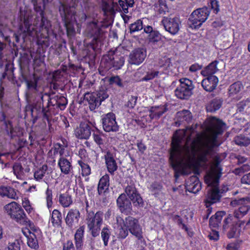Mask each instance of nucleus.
<instances>
[{
  "label": "nucleus",
  "instance_id": "nucleus-9",
  "mask_svg": "<svg viewBox=\"0 0 250 250\" xmlns=\"http://www.w3.org/2000/svg\"><path fill=\"white\" fill-rule=\"evenodd\" d=\"M179 81L180 84L175 90V95L179 99L187 100L192 94L193 82L187 78L181 79Z\"/></svg>",
  "mask_w": 250,
  "mask_h": 250
},
{
  "label": "nucleus",
  "instance_id": "nucleus-47",
  "mask_svg": "<svg viewBox=\"0 0 250 250\" xmlns=\"http://www.w3.org/2000/svg\"><path fill=\"white\" fill-rule=\"evenodd\" d=\"M0 122H3L5 125V130L8 131L10 126H13L12 122L10 120H6V116L3 111H0Z\"/></svg>",
  "mask_w": 250,
  "mask_h": 250
},
{
  "label": "nucleus",
  "instance_id": "nucleus-8",
  "mask_svg": "<svg viewBox=\"0 0 250 250\" xmlns=\"http://www.w3.org/2000/svg\"><path fill=\"white\" fill-rule=\"evenodd\" d=\"M126 182L127 185L125 187V192L132 201L133 206L137 208H143L144 206V201L137 191L134 182L130 179L126 180Z\"/></svg>",
  "mask_w": 250,
  "mask_h": 250
},
{
  "label": "nucleus",
  "instance_id": "nucleus-13",
  "mask_svg": "<svg viewBox=\"0 0 250 250\" xmlns=\"http://www.w3.org/2000/svg\"><path fill=\"white\" fill-rule=\"evenodd\" d=\"M146 51L144 48L139 47L133 50L129 55L128 62L131 64L139 65L145 60Z\"/></svg>",
  "mask_w": 250,
  "mask_h": 250
},
{
  "label": "nucleus",
  "instance_id": "nucleus-45",
  "mask_svg": "<svg viewBox=\"0 0 250 250\" xmlns=\"http://www.w3.org/2000/svg\"><path fill=\"white\" fill-rule=\"evenodd\" d=\"M104 136V134L102 132H101L99 130L97 129L96 132H94L93 133V137L95 143L99 145L100 146L101 145H104V140L102 136Z\"/></svg>",
  "mask_w": 250,
  "mask_h": 250
},
{
  "label": "nucleus",
  "instance_id": "nucleus-36",
  "mask_svg": "<svg viewBox=\"0 0 250 250\" xmlns=\"http://www.w3.org/2000/svg\"><path fill=\"white\" fill-rule=\"evenodd\" d=\"M59 202L64 208L68 207L73 202L71 196L66 192L59 195Z\"/></svg>",
  "mask_w": 250,
  "mask_h": 250
},
{
  "label": "nucleus",
  "instance_id": "nucleus-3",
  "mask_svg": "<svg viewBox=\"0 0 250 250\" xmlns=\"http://www.w3.org/2000/svg\"><path fill=\"white\" fill-rule=\"evenodd\" d=\"M224 125V124L219 120H217L214 124L212 130V138L204 143L200 148L199 159L201 161L205 163L207 162V156L211 154L214 147L216 146V138L218 135L223 133L222 127Z\"/></svg>",
  "mask_w": 250,
  "mask_h": 250
},
{
  "label": "nucleus",
  "instance_id": "nucleus-24",
  "mask_svg": "<svg viewBox=\"0 0 250 250\" xmlns=\"http://www.w3.org/2000/svg\"><path fill=\"white\" fill-rule=\"evenodd\" d=\"M84 98L87 101L91 110H94L101 104V101L95 93H86L84 95Z\"/></svg>",
  "mask_w": 250,
  "mask_h": 250
},
{
  "label": "nucleus",
  "instance_id": "nucleus-48",
  "mask_svg": "<svg viewBox=\"0 0 250 250\" xmlns=\"http://www.w3.org/2000/svg\"><path fill=\"white\" fill-rule=\"evenodd\" d=\"M99 100H100L101 103L109 97L108 90L104 88H101L98 91L95 93Z\"/></svg>",
  "mask_w": 250,
  "mask_h": 250
},
{
  "label": "nucleus",
  "instance_id": "nucleus-12",
  "mask_svg": "<svg viewBox=\"0 0 250 250\" xmlns=\"http://www.w3.org/2000/svg\"><path fill=\"white\" fill-rule=\"evenodd\" d=\"M165 30L172 35L176 34L180 30L181 21L177 17H164L162 21Z\"/></svg>",
  "mask_w": 250,
  "mask_h": 250
},
{
  "label": "nucleus",
  "instance_id": "nucleus-60",
  "mask_svg": "<svg viewBox=\"0 0 250 250\" xmlns=\"http://www.w3.org/2000/svg\"><path fill=\"white\" fill-rule=\"evenodd\" d=\"M209 1L210 3L209 6L211 7V8L213 9L215 13H217L219 10L218 2L216 0H209Z\"/></svg>",
  "mask_w": 250,
  "mask_h": 250
},
{
  "label": "nucleus",
  "instance_id": "nucleus-53",
  "mask_svg": "<svg viewBox=\"0 0 250 250\" xmlns=\"http://www.w3.org/2000/svg\"><path fill=\"white\" fill-rule=\"evenodd\" d=\"M45 194L47 206L48 208H50L52 207L53 204L52 190L49 189V188H47L45 192Z\"/></svg>",
  "mask_w": 250,
  "mask_h": 250
},
{
  "label": "nucleus",
  "instance_id": "nucleus-31",
  "mask_svg": "<svg viewBox=\"0 0 250 250\" xmlns=\"http://www.w3.org/2000/svg\"><path fill=\"white\" fill-rule=\"evenodd\" d=\"M0 195L2 197L6 196L14 200L18 199V196L15 189L10 187H0Z\"/></svg>",
  "mask_w": 250,
  "mask_h": 250
},
{
  "label": "nucleus",
  "instance_id": "nucleus-57",
  "mask_svg": "<svg viewBox=\"0 0 250 250\" xmlns=\"http://www.w3.org/2000/svg\"><path fill=\"white\" fill-rule=\"evenodd\" d=\"M250 167L247 164H244L239 167L235 168V175H239L249 170Z\"/></svg>",
  "mask_w": 250,
  "mask_h": 250
},
{
  "label": "nucleus",
  "instance_id": "nucleus-17",
  "mask_svg": "<svg viewBox=\"0 0 250 250\" xmlns=\"http://www.w3.org/2000/svg\"><path fill=\"white\" fill-rule=\"evenodd\" d=\"M131 200L128 199L125 194H121L117 199V205L120 210L127 214L132 209Z\"/></svg>",
  "mask_w": 250,
  "mask_h": 250
},
{
  "label": "nucleus",
  "instance_id": "nucleus-58",
  "mask_svg": "<svg viewBox=\"0 0 250 250\" xmlns=\"http://www.w3.org/2000/svg\"><path fill=\"white\" fill-rule=\"evenodd\" d=\"M128 229L124 227V226L123 227L122 226L119 229V237L122 239L126 238L128 234Z\"/></svg>",
  "mask_w": 250,
  "mask_h": 250
},
{
  "label": "nucleus",
  "instance_id": "nucleus-61",
  "mask_svg": "<svg viewBox=\"0 0 250 250\" xmlns=\"http://www.w3.org/2000/svg\"><path fill=\"white\" fill-rule=\"evenodd\" d=\"M116 8V6L114 7L113 6V4H112V7L107 6H106V7L103 8V9L105 14L109 13L110 15H113V14H114L115 13Z\"/></svg>",
  "mask_w": 250,
  "mask_h": 250
},
{
  "label": "nucleus",
  "instance_id": "nucleus-10",
  "mask_svg": "<svg viewBox=\"0 0 250 250\" xmlns=\"http://www.w3.org/2000/svg\"><path fill=\"white\" fill-rule=\"evenodd\" d=\"M250 209V197H235V218H241L245 215Z\"/></svg>",
  "mask_w": 250,
  "mask_h": 250
},
{
  "label": "nucleus",
  "instance_id": "nucleus-40",
  "mask_svg": "<svg viewBox=\"0 0 250 250\" xmlns=\"http://www.w3.org/2000/svg\"><path fill=\"white\" fill-rule=\"evenodd\" d=\"M250 144V139L244 135L240 134L235 137V145L241 146H247Z\"/></svg>",
  "mask_w": 250,
  "mask_h": 250
},
{
  "label": "nucleus",
  "instance_id": "nucleus-26",
  "mask_svg": "<svg viewBox=\"0 0 250 250\" xmlns=\"http://www.w3.org/2000/svg\"><path fill=\"white\" fill-rule=\"evenodd\" d=\"M188 190L190 192L196 193L201 189V184L198 180V178L196 175L192 176L187 182Z\"/></svg>",
  "mask_w": 250,
  "mask_h": 250
},
{
  "label": "nucleus",
  "instance_id": "nucleus-30",
  "mask_svg": "<svg viewBox=\"0 0 250 250\" xmlns=\"http://www.w3.org/2000/svg\"><path fill=\"white\" fill-rule=\"evenodd\" d=\"M109 185V177L108 175L105 174L104 175L99 182L98 185V193L99 195H101L104 193L106 190L108 189Z\"/></svg>",
  "mask_w": 250,
  "mask_h": 250
},
{
  "label": "nucleus",
  "instance_id": "nucleus-22",
  "mask_svg": "<svg viewBox=\"0 0 250 250\" xmlns=\"http://www.w3.org/2000/svg\"><path fill=\"white\" fill-rule=\"evenodd\" d=\"M91 134L90 126L86 123H81L75 130L76 136L79 139H87Z\"/></svg>",
  "mask_w": 250,
  "mask_h": 250
},
{
  "label": "nucleus",
  "instance_id": "nucleus-2",
  "mask_svg": "<svg viewBox=\"0 0 250 250\" xmlns=\"http://www.w3.org/2000/svg\"><path fill=\"white\" fill-rule=\"evenodd\" d=\"M180 143L181 139L177 137L171 144L169 161L173 168L177 167L184 159L190 158L196 151V140H193L189 146L188 143L184 146Z\"/></svg>",
  "mask_w": 250,
  "mask_h": 250
},
{
  "label": "nucleus",
  "instance_id": "nucleus-15",
  "mask_svg": "<svg viewBox=\"0 0 250 250\" xmlns=\"http://www.w3.org/2000/svg\"><path fill=\"white\" fill-rule=\"evenodd\" d=\"M39 80V78L38 77L36 76L35 74L30 79L26 78L24 79V82L26 85L27 95H30L33 94H39L40 92H42L40 91V86L38 85Z\"/></svg>",
  "mask_w": 250,
  "mask_h": 250
},
{
  "label": "nucleus",
  "instance_id": "nucleus-6",
  "mask_svg": "<svg viewBox=\"0 0 250 250\" xmlns=\"http://www.w3.org/2000/svg\"><path fill=\"white\" fill-rule=\"evenodd\" d=\"M6 212L17 223L27 226L30 222L21 206L15 202H12L4 207Z\"/></svg>",
  "mask_w": 250,
  "mask_h": 250
},
{
  "label": "nucleus",
  "instance_id": "nucleus-19",
  "mask_svg": "<svg viewBox=\"0 0 250 250\" xmlns=\"http://www.w3.org/2000/svg\"><path fill=\"white\" fill-rule=\"evenodd\" d=\"M103 213L102 211H99L96 213L94 211L88 212V213H86L85 219L87 227L101 225L103 222Z\"/></svg>",
  "mask_w": 250,
  "mask_h": 250
},
{
  "label": "nucleus",
  "instance_id": "nucleus-55",
  "mask_svg": "<svg viewBox=\"0 0 250 250\" xmlns=\"http://www.w3.org/2000/svg\"><path fill=\"white\" fill-rule=\"evenodd\" d=\"M101 225H93L91 227H88L89 230L91 231V235L93 237H95L99 235L101 230Z\"/></svg>",
  "mask_w": 250,
  "mask_h": 250
},
{
  "label": "nucleus",
  "instance_id": "nucleus-39",
  "mask_svg": "<svg viewBox=\"0 0 250 250\" xmlns=\"http://www.w3.org/2000/svg\"><path fill=\"white\" fill-rule=\"evenodd\" d=\"M154 6L156 11L160 14L165 15L168 11V8L165 0H159L158 2L155 4Z\"/></svg>",
  "mask_w": 250,
  "mask_h": 250
},
{
  "label": "nucleus",
  "instance_id": "nucleus-23",
  "mask_svg": "<svg viewBox=\"0 0 250 250\" xmlns=\"http://www.w3.org/2000/svg\"><path fill=\"white\" fill-rule=\"evenodd\" d=\"M104 158L108 171L111 175H114V172L117 169L118 166L113 154L108 151L104 155Z\"/></svg>",
  "mask_w": 250,
  "mask_h": 250
},
{
  "label": "nucleus",
  "instance_id": "nucleus-34",
  "mask_svg": "<svg viewBox=\"0 0 250 250\" xmlns=\"http://www.w3.org/2000/svg\"><path fill=\"white\" fill-rule=\"evenodd\" d=\"M217 63L218 62L217 61H215L211 62L207 67H206L204 70H203L201 71L202 75L204 76L208 77L209 76H214L213 74L218 70V69L217 67Z\"/></svg>",
  "mask_w": 250,
  "mask_h": 250
},
{
  "label": "nucleus",
  "instance_id": "nucleus-11",
  "mask_svg": "<svg viewBox=\"0 0 250 250\" xmlns=\"http://www.w3.org/2000/svg\"><path fill=\"white\" fill-rule=\"evenodd\" d=\"M123 221L124 227H126L132 235L139 240L143 238L142 228L137 219L129 216L125 217Z\"/></svg>",
  "mask_w": 250,
  "mask_h": 250
},
{
  "label": "nucleus",
  "instance_id": "nucleus-51",
  "mask_svg": "<svg viewBox=\"0 0 250 250\" xmlns=\"http://www.w3.org/2000/svg\"><path fill=\"white\" fill-rule=\"evenodd\" d=\"M67 104V99L63 96H58L57 107L61 110H63Z\"/></svg>",
  "mask_w": 250,
  "mask_h": 250
},
{
  "label": "nucleus",
  "instance_id": "nucleus-43",
  "mask_svg": "<svg viewBox=\"0 0 250 250\" xmlns=\"http://www.w3.org/2000/svg\"><path fill=\"white\" fill-rule=\"evenodd\" d=\"M143 27L144 25L143 21L141 20H138L130 25V32L132 33L133 32L140 31L143 29Z\"/></svg>",
  "mask_w": 250,
  "mask_h": 250
},
{
  "label": "nucleus",
  "instance_id": "nucleus-5",
  "mask_svg": "<svg viewBox=\"0 0 250 250\" xmlns=\"http://www.w3.org/2000/svg\"><path fill=\"white\" fill-rule=\"evenodd\" d=\"M221 174V172H219L217 170H213L208 174L209 185L212 188L208 190L207 198L205 200L207 207H208V204L209 206L212 204L216 203L220 199L221 196L219 194V191L217 186Z\"/></svg>",
  "mask_w": 250,
  "mask_h": 250
},
{
  "label": "nucleus",
  "instance_id": "nucleus-62",
  "mask_svg": "<svg viewBox=\"0 0 250 250\" xmlns=\"http://www.w3.org/2000/svg\"><path fill=\"white\" fill-rule=\"evenodd\" d=\"M208 236L210 240L217 241L219 237L218 231L212 229V232L210 233Z\"/></svg>",
  "mask_w": 250,
  "mask_h": 250
},
{
  "label": "nucleus",
  "instance_id": "nucleus-7",
  "mask_svg": "<svg viewBox=\"0 0 250 250\" xmlns=\"http://www.w3.org/2000/svg\"><path fill=\"white\" fill-rule=\"evenodd\" d=\"M210 9L207 7L198 8L192 12L188 21V27L191 29H199L208 19Z\"/></svg>",
  "mask_w": 250,
  "mask_h": 250
},
{
  "label": "nucleus",
  "instance_id": "nucleus-50",
  "mask_svg": "<svg viewBox=\"0 0 250 250\" xmlns=\"http://www.w3.org/2000/svg\"><path fill=\"white\" fill-rule=\"evenodd\" d=\"M159 72L158 71L151 70L146 72V75L142 78V81H148L153 79L158 76Z\"/></svg>",
  "mask_w": 250,
  "mask_h": 250
},
{
  "label": "nucleus",
  "instance_id": "nucleus-20",
  "mask_svg": "<svg viewBox=\"0 0 250 250\" xmlns=\"http://www.w3.org/2000/svg\"><path fill=\"white\" fill-rule=\"evenodd\" d=\"M38 95L39 99L32 104L33 108L37 111H40L42 109L43 119H46L49 123L50 120L49 111L46 109V107H43V104L44 95L42 92H40Z\"/></svg>",
  "mask_w": 250,
  "mask_h": 250
},
{
  "label": "nucleus",
  "instance_id": "nucleus-32",
  "mask_svg": "<svg viewBox=\"0 0 250 250\" xmlns=\"http://www.w3.org/2000/svg\"><path fill=\"white\" fill-rule=\"evenodd\" d=\"M223 103L222 98L217 97L212 100L206 107L208 112H213L220 108Z\"/></svg>",
  "mask_w": 250,
  "mask_h": 250
},
{
  "label": "nucleus",
  "instance_id": "nucleus-28",
  "mask_svg": "<svg viewBox=\"0 0 250 250\" xmlns=\"http://www.w3.org/2000/svg\"><path fill=\"white\" fill-rule=\"evenodd\" d=\"M177 122L176 124L179 125L185 122L189 123L192 119L191 112L188 110H183L176 113Z\"/></svg>",
  "mask_w": 250,
  "mask_h": 250
},
{
  "label": "nucleus",
  "instance_id": "nucleus-59",
  "mask_svg": "<svg viewBox=\"0 0 250 250\" xmlns=\"http://www.w3.org/2000/svg\"><path fill=\"white\" fill-rule=\"evenodd\" d=\"M249 102L247 101H242L237 104V112L242 113L244 112V109L247 106V104H249Z\"/></svg>",
  "mask_w": 250,
  "mask_h": 250
},
{
  "label": "nucleus",
  "instance_id": "nucleus-33",
  "mask_svg": "<svg viewBox=\"0 0 250 250\" xmlns=\"http://www.w3.org/2000/svg\"><path fill=\"white\" fill-rule=\"evenodd\" d=\"M84 227L83 226L80 227L77 230L74 235L75 246L77 249L81 248L83 245V238Z\"/></svg>",
  "mask_w": 250,
  "mask_h": 250
},
{
  "label": "nucleus",
  "instance_id": "nucleus-63",
  "mask_svg": "<svg viewBox=\"0 0 250 250\" xmlns=\"http://www.w3.org/2000/svg\"><path fill=\"white\" fill-rule=\"evenodd\" d=\"M137 97L131 96L127 103V106L129 108H133L136 105Z\"/></svg>",
  "mask_w": 250,
  "mask_h": 250
},
{
  "label": "nucleus",
  "instance_id": "nucleus-46",
  "mask_svg": "<svg viewBox=\"0 0 250 250\" xmlns=\"http://www.w3.org/2000/svg\"><path fill=\"white\" fill-rule=\"evenodd\" d=\"M78 163L82 168V175L83 176H87L90 174L91 169L88 165L82 161H79Z\"/></svg>",
  "mask_w": 250,
  "mask_h": 250
},
{
  "label": "nucleus",
  "instance_id": "nucleus-44",
  "mask_svg": "<svg viewBox=\"0 0 250 250\" xmlns=\"http://www.w3.org/2000/svg\"><path fill=\"white\" fill-rule=\"evenodd\" d=\"M110 84H115L120 87H124L125 85V82H123L118 76L111 77L108 79Z\"/></svg>",
  "mask_w": 250,
  "mask_h": 250
},
{
  "label": "nucleus",
  "instance_id": "nucleus-29",
  "mask_svg": "<svg viewBox=\"0 0 250 250\" xmlns=\"http://www.w3.org/2000/svg\"><path fill=\"white\" fill-rule=\"evenodd\" d=\"M61 171L64 174H69L72 171L71 162L64 157H61L58 162Z\"/></svg>",
  "mask_w": 250,
  "mask_h": 250
},
{
  "label": "nucleus",
  "instance_id": "nucleus-14",
  "mask_svg": "<svg viewBox=\"0 0 250 250\" xmlns=\"http://www.w3.org/2000/svg\"><path fill=\"white\" fill-rule=\"evenodd\" d=\"M102 124L103 129L105 132H117L119 130L115 115L113 113H107L102 119Z\"/></svg>",
  "mask_w": 250,
  "mask_h": 250
},
{
  "label": "nucleus",
  "instance_id": "nucleus-4",
  "mask_svg": "<svg viewBox=\"0 0 250 250\" xmlns=\"http://www.w3.org/2000/svg\"><path fill=\"white\" fill-rule=\"evenodd\" d=\"M124 62L125 59L123 56L118 55L116 51H110L107 54L103 57L99 70L101 73V70L102 68H104L105 71L112 68L115 70H118L123 66Z\"/></svg>",
  "mask_w": 250,
  "mask_h": 250
},
{
  "label": "nucleus",
  "instance_id": "nucleus-56",
  "mask_svg": "<svg viewBox=\"0 0 250 250\" xmlns=\"http://www.w3.org/2000/svg\"><path fill=\"white\" fill-rule=\"evenodd\" d=\"M149 36L150 42H155L160 40V34L157 31L153 30V31L149 34Z\"/></svg>",
  "mask_w": 250,
  "mask_h": 250
},
{
  "label": "nucleus",
  "instance_id": "nucleus-37",
  "mask_svg": "<svg viewBox=\"0 0 250 250\" xmlns=\"http://www.w3.org/2000/svg\"><path fill=\"white\" fill-rule=\"evenodd\" d=\"M51 221L54 226L59 227L61 226L62 223V214L58 210L54 209L53 211Z\"/></svg>",
  "mask_w": 250,
  "mask_h": 250
},
{
  "label": "nucleus",
  "instance_id": "nucleus-35",
  "mask_svg": "<svg viewBox=\"0 0 250 250\" xmlns=\"http://www.w3.org/2000/svg\"><path fill=\"white\" fill-rule=\"evenodd\" d=\"M117 1H113V4L114 7H116V11L122 12L124 14L128 13V7L127 3L123 0H116Z\"/></svg>",
  "mask_w": 250,
  "mask_h": 250
},
{
  "label": "nucleus",
  "instance_id": "nucleus-49",
  "mask_svg": "<svg viewBox=\"0 0 250 250\" xmlns=\"http://www.w3.org/2000/svg\"><path fill=\"white\" fill-rule=\"evenodd\" d=\"M111 234L110 231L106 228H104L101 232V236L105 246L108 244V240Z\"/></svg>",
  "mask_w": 250,
  "mask_h": 250
},
{
  "label": "nucleus",
  "instance_id": "nucleus-64",
  "mask_svg": "<svg viewBox=\"0 0 250 250\" xmlns=\"http://www.w3.org/2000/svg\"><path fill=\"white\" fill-rule=\"evenodd\" d=\"M241 182L242 184L250 185V172L242 176L241 179Z\"/></svg>",
  "mask_w": 250,
  "mask_h": 250
},
{
  "label": "nucleus",
  "instance_id": "nucleus-1",
  "mask_svg": "<svg viewBox=\"0 0 250 250\" xmlns=\"http://www.w3.org/2000/svg\"><path fill=\"white\" fill-rule=\"evenodd\" d=\"M59 11L64 21L68 36L75 34L74 23L78 26L80 23L87 20L86 31L89 36L93 37V43L98 44L104 39V35L101 28L98 25V14L92 9L83 10L76 9L74 6L68 5V0H59Z\"/></svg>",
  "mask_w": 250,
  "mask_h": 250
},
{
  "label": "nucleus",
  "instance_id": "nucleus-18",
  "mask_svg": "<svg viewBox=\"0 0 250 250\" xmlns=\"http://www.w3.org/2000/svg\"><path fill=\"white\" fill-rule=\"evenodd\" d=\"M80 218V213L78 209L72 208L70 209L65 218L66 225L70 228L78 225Z\"/></svg>",
  "mask_w": 250,
  "mask_h": 250
},
{
  "label": "nucleus",
  "instance_id": "nucleus-16",
  "mask_svg": "<svg viewBox=\"0 0 250 250\" xmlns=\"http://www.w3.org/2000/svg\"><path fill=\"white\" fill-rule=\"evenodd\" d=\"M234 212L229 214L224 220L223 229L227 232V236L229 238L234 236Z\"/></svg>",
  "mask_w": 250,
  "mask_h": 250
},
{
  "label": "nucleus",
  "instance_id": "nucleus-27",
  "mask_svg": "<svg viewBox=\"0 0 250 250\" xmlns=\"http://www.w3.org/2000/svg\"><path fill=\"white\" fill-rule=\"evenodd\" d=\"M226 214L225 211H217L209 219V226L212 229H218L221 224L223 217Z\"/></svg>",
  "mask_w": 250,
  "mask_h": 250
},
{
  "label": "nucleus",
  "instance_id": "nucleus-52",
  "mask_svg": "<svg viewBox=\"0 0 250 250\" xmlns=\"http://www.w3.org/2000/svg\"><path fill=\"white\" fill-rule=\"evenodd\" d=\"M247 124V122L244 119H235V133L242 130Z\"/></svg>",
  "mask_w": 250,
  "mask_h": 250
},
{
  "label": "nucleus",
  "instance_id": "nucleus-25",
  "mask_svg": "<svg viewBox=\"0 0 250 250\" xmlns=\"http://www.w3.org/2000/svg\"><path fill=\"white\" fill-rule=\"evenodd\" d=\"M20 21H23V25H21L20 27V29L21 32H23V33H27L28 34H30L31 32V30L30 29V26L31 24L29 22V18L30 16L28 14H27V12L25 11H20Z\"/></svg>",
  "mask_w": 250,
  "mask_h": 250
},
{
  "label": "nucleus",
  "instance_id": "nucleus-21",
  "mask_svg": "<svg viewBox=\"0 0 250 250\" xmlns=\"http://www.w3.org/2000/svg\"><path fill=\"white\" fill-rule=\"evenodd\" d=\"M218 83V79L216 76H209L202 80L201 85L206 91L211 92L216 88Z\"/></svg>",
  "mask_w": 250,
  "mask_h": 250
},
{
  "label": "nucleus",
  "instance_id": "nucleus-54",
  "mask_svg": "<svg viewBox=\"0 0 250 250\" xmlns=\"http://www.w3.org/2000/svg\"><path fill=\"white\" fill-rule=\"evenodd\" d=\"M44 96L47 97L48 99V104L47 107L49 106H53L57 107V102H58V95L55 96L53 97H50V96L48 95L47 93L44 94Z\"/></svg>",
  "mask_w": 250,
  "mask_h": 250
},
{
  "label": "nucleus",
  "instance_id": "nucleus-42",
  "mask_svg": "<svg viewBox=\"0 0 250 250\" xmlns=\"http://www.w3.org/2000/svg\"><path fill=\"white\" fill-rule=\"evenodd\" d=\"M48 169V166L47 165H43L36 170L34 173V176L35 179L37 181H40L42 179L44 174Z\"/></svg>",
  "mask_w": 250,
  "mask_h": 250
},
{
  "label": "nucleus",
  "instance_id": "nucleus-41",
  "mask_svg": "<svg viewBox=\"0 0 250 250\" xmlns=\"http://www.w3.org/2000/svg\"><path fill=\"white\" fill-rule=\"evenodd\" d=\"M28 232H29V235L27 236L28 246L35 249L38 248L39 245L36 236L34 233H31L29 230Z\"/></svg>",
  "mask_w": 250,
  "mask_h": 250
},
{
  "label": "nucleus",
  "instance_id": "nucleus-38",
  "mask_svg": "<svg viewBox=\"0 0 250 250\" xmlns=\"http://www.w3.org/2000/svg\"><path fill=\"white\" fill-rule=\"evenodd\" d=\"M48 0H35L34 1V7L35 10L39 13L40 15L44 14V10L46 3Z\"/></svg>",
  "mask_w": 250,
  "mask_h": 250
}]
</instances>
